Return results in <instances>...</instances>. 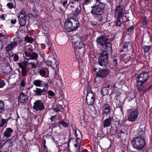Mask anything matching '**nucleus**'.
Segmentation results:
<instances>
[{
  "label": "nucleus",
  "instance_id": "nucleus-37",
  "mask_svg": "<svg viewBox=\"0 0 152 152\" xmlns=\"http://www.w3.org/2000/svg\"><path fill=\"white\" fill-rule=\"evenodd\" d=\"M122 18L117 17L116 21V25L117 26H120L122 24V22L121 20V19Z\"/></svg>",
  "mask_w": 152,
  "mask_h": 152
},
{
  "label": "nucleus",
  "instance_id": "nucleus-62",
  "mask_svg": "<svg viewBox=\"0 0 152 152\" xmlns=\"http://www.w3.org/2000/svg\"><path fill=\"white\" fill-rule=\"evenodd\" d=\"M26 51L27 52H33L32 50L30 48H28V50Z\"/></svg>",
  "mask_w": 152,
  "mask_h": 152
},
{
  "label": "nucleus",
  "instance_id": "nucleus-21",
  "mask_svg": "<svg viewBox=\"0 0 152 152\" xmlns=\"http://www.w3.org/2000/svg\"><path fill=\"white\" fill-rule=\"evenodd\" d=\"M2 70L4 73V75H7L11 71L12 68L9 64L6 66L4 65L3 66Z\"/></svg>",
  "mask_w": 152,
  "mask_h": 152
},
{
  "label": "nucleus",
  "instance_id": "nucleus-60",
  "mask_svg": "<svg viewBox=\"0 0 152 152\" xmlns=\"http://www.w3.org/2000/svg\"><path fill=\"white\" fill-rule=\"evenodd\" d=\"M0 18L1 19L4 20V15L3 14H1V16H0Z\"/></svg>",
  "mask_w": 152,
  "mask_h": 152
},
{
  "label": "nucleus",
  "instance_id": "nucleus-34",
  "mask_svg": "<svg viewBox=\"0 0 152 152\" xmlns=\"http://www.w3.org/2000/svg\"><path fill=\"white\" fill-rule=\"evenodd\" d=\"M106 50L108 52H111L112 50V44L110 42H107L105 45Z\"/></svg>",
  "mask_w": 152,
  "mask_h": 152
},
{
  "label": "nucleus",
  "instance_id": "nucleus-16",
  "mask_svg": "<svg viewBox=\"0 0 152 152\" xmlns=\"http://www.w3.org/2000/svg\"><path fill=\"white\" fill-rule=\"evenodd\" d=\"M108 37L104 36H102L99 38L97 39L96 40L101 45L103 46L104 45L108 40Z\"/></svg>",
  "mask_w": 152,
  "mask_h": 152
},
{
  "label": "nucleus",
  "instance_id": "nucleus-20",
  "mask_svg": "<svg viewBox=\"0 0 152 152\" xmlns=\"http://www.w3.org/2000/svg\"><path fill=\"white\" fill-rule=\"evenodd\" d=\"M17 46V45L15 42H12L8 44L6 47L5 49L7 52L11 51Z\"/></svg>",
  "mask_w": 152,
  "mask_h": 152
},
{
  "label": "nucleus",
  "instance_id": "nucleus-40",
  "mask_svg": "<svg viewBox=\"0 0 152 152\" xmlns=\"http://www.w3.org/2000/svg\"><path fill=\"white\" fill-rule=\"evenodd\" d=\"M59 123L61 125V126L64 127H66L68 126V124L64 122V121H61L59 122L58 123Z\"/></svg>",
  "mask_w": 152,
  "mask_h": 152
},
{
  "label": "nucleus",
  "instance_id": "nucleus-36",
  "mask_svg": "<svg viewBox=\"0 0 152 152\" xmlns=\"http://www.w3.org/2000/svg\"><path fill=\"white\" fill-rule=\"evenodd\" d=\"M4 104L3 102L2 101H0V113L4 110Z\"/></svg>",
  "mask_w": 152,
  "mask_h": 152
},
{
  "label": "nucleus",
  "instance_id": "nucleus-58",
  "mask_svg": "<svg viewBox=\"0 0 152 152\" xmlns=\"http://www.w3.org/2000/svg\"><path fill=\"white\" fill-rule=\"evenodd\" d=\"M16 22V19H12L11 21V23L12 24H15Z\"/></svg>",
  "mask_w": 152,
  "mask_h": 152
},
{
  "label": "nucleus",
  "instance_id": "nucleus-11",
  "mask_svg": "<svg viewBox=\"0 0 152 152\" xmlns=\"http://www.w3.org/2000/svg\"><path fill=\"white\" fill-rule=\"evenodd\" d=\"M149 77L148 73V72H144L139 75L136 78V80L145 83L148 80Z\"/></svg>",
  "mask_w": 152,
  "mask_h": 152
},
{
  "label": "nucleus",
  "instance_id": "nucleus-61",
  "mask_svg": "<svg viewBox=\"0 0 152 152\" xmlns=\"http://www.w3.org/2000/svg\"><path fill=\"white\" fill-rule=\"evenodd\" d=\"M55 116H52L51 117L50 119L51 120V121H54V119H55Z\"/></svg>",
  "mask_w": 152,
  "mask_h": 152
},
{
  "label": "nucleus",
  "instance_id": "nucleus-45",
  "mask_svg": "<svg viewBox=\"0 0 152 152\" xmlns=\"http://www.w3.org/2000/svg\"><path fill=\"white\" fill-rule=\"evenodd\" d=\"M30 60V58H25L24 61L23 62V63L24 65L26 66L28 64H29L28 63H30L29 62V61Z\"/></svg>",
  "mask_w": 152,
  "mask_h": 152
},
{
  "label": "nucleus",
  "instance_id": "nucleus-23",
  "mask_svg": "<svg viewBox=\"0 0 152 152\" xmlns=\"http://www.w3.org/2000/svg\"><path fill=\"white\" fill-rule=\"evenodd\" d=\"M110 107L108 104H105L103 107L102 111L105 114H108L110 113Z\"/></svg>",
  "mask_w": 152,
  "mask_h": 152
},
{
  "label": "nucleus",
  "instance_id": "nucleus-48",
  "mask_svg": "<svg viewBox=\"0 0 152 152\" xmlns=\"http://www.w3.org/2000/svg\"><path fill=\"white\" fill-rule=\"evenodd\" d=\"M7 7L10 9H11L13 7V4L11 3H9L7 4Z\"/></svg>",
  "mask_w": 152,
  "mask_h": 152
},
{
  "label": "nucleus",
  "instance_id": "nucleus-12",
  "mask_svg": "<svg viewBox=\"0 0 152 152\" xmlns=\"http://www.w3.org/2000/svg\"><path fill=\"white\" fill-rule=\"evenodd\" d=\"M33 108L37 111L41 110L44 109V106L42 102L38 100L34 103Z\"/></svg>",
  "mask_w": 152,
  "mask_h": 152
},
{
  "label": "nucleus",
  "instance_id": "nucleus-31",
  "mask_svg": "<svg viewBox=\"0 0 152 152\" xmlns=\"http://www.w3.org/2000/svg\"><path fill=\"white\" fill-rule=\"evenodd\" d=\"M22 40V39L21 38L18 36H16L14 38V41L13 42L15 43L17 45L18 44L20 45L21 43Z\"/></svg>",
  "mask_w": 152,
  "mask_h": 152
},
{
  "label": "nucleus",
  "instance_id": "nucleus-3",
  "mask_svg": "<svg viewBox=\"0 0 152 152\" xmlns=\"http://www.w3.org/2000/svg\"><path fill=\"white\" fill-rule=\"evenodd\" d=\"M83 38L82 35H77L74 37L72 39V44L76 47L77 50V51L80 53V56L81 55L80 49H82L84 47V45L82 42Z\"/></svg>",
  "mask_w": 152,
  "mask_h": 152
},
{
  "label": "nucleus",
  "instance_id": "nucleus-14",
  "mask_svg": "<svg viewBox=\"0 0 152 152\" xmlns=\"http://www.w3.org/2000/svg\"><path fill=\"white\" fill-rule=\"evenodd\" d=\"M25 56L29 58L31 60H35L38 57V55L35 52H27L26 51H25Z\"/></svg>",
  "mask_w": 152,
  "mask_h": 152
},
{
  "label": "nucleus",
  "instance_id": "nucleus-55",
  "mask_svg": "<svg viewBox=\"0 0 152 152\" xmlns=\"http://www.w3.org/2000/svg\"><path fill=\"white\" fill-rule=\"evenodd\" d=\"M48 94L51 96H53L54 95V93L51 91H49Z\"/></svg>",
  "mask_w": 152,
  "mask_h": 152
},
{
  "label": "nucleus",
  "instance_id": "nucleus-35",
  "mask_svg": "<svg viewBox=\"0 0 152 152\" xmlns=\"http://www.w3.org/2000/svg\"><path fill=\"white\" fill-rule=\"evenodd\" d=\"M42 82L41 80H36L34 81V84L36 86L40 87L42 84Z\"/></svg>",
  "mask_w": 152,
  "mask_h": 152
},
{
  "label": "nucleus",
  "instance_id": "nucleus-24",
  "mask_svg": "<svg viewBox=\"0 0 152 152\" xmlns=\"http://www.w3.org/2000/svg\"><path fill=\"white\" fill-rule=\"evenodd\" d=\"M76 136L77 138V141H76L77 143L79 145L81 143L82 139V135L80 132L79 131L78 132H75Z\"/></svg>",
  "mask_w": 152,
  "mask_h": 152
},
{
  "label": "nucleus",
  "instance_id": "nucleus-64",
  "mask_svg": "<svg viewBox=\"0 0 152 152\" xmlns=\"http://www.w3.org/2000/svg\"><path fill=\"white\" fill-rule=\"evenodd\" d=\"M82 152H88V151L86 149H84L82 151Z\"/></svg>",
  "mask_w": 152,
  "mask_h": 152
},
{
  "label": "nucleus",
  "instance_id": "nucleus-19",
  "mask_svg": "<svg viewBox=\"0 0 152 152\" xmlns=\"http://www.w3.org/2000/svg\"><path fill=\"white\" fill-rule=\"evenodd\" d=\"M113 120L112 117H109L105 119L103 122V126L104 128L110 126L111 124L112 121Z\"/></svg>",
  "mask_w": 152,
  "mask_h": 152
},
{
  "label": "nucleus",
  "instance_id": "nucleus-9",
  "mask_svg": "<svg viewBox=\"0 0 152 152\" xmlns=\"http://www.w3.org/2000/svg\"><path fill=\"white\" fill-rule=\"evenodd\" d=\"M131 113L129 115L128 120L130 121H134L136 120L138 117V110L136 109L134 110L132 109Z\"/></svg>",
  "mask_w": 152,
  "mask_h": 152
},
{
  "label": "nucleus",
  "instance_id": "nucleus-39",
  "mask_svg": "<svg viewBox=\"0 0 152 152\" xmlns=\"http://www.w3.org/2000/svg\"><path fill=\"white\" fill-rule=\"evenodd\" d=\"M81 10V7L80 6H77L75 10L74 11L75 12L76 14H79L80 12V10Z\"/></svg>",
  "mask_w": 152,
  "mask_h": 152
},
{
  "label": "nucleus",
  "instance_id": "nucleus-32",
  "mask_svg": "<svg viewBox=\"0 0 152 152\" xmlns=\"http://www.w3.org/2000/svg\"><path fill=\"white\" fill-rule=\"evenodd\" d=\"M137 133L140 136L143 137L144 135L145 134V129L144 128H140L138 129Z\"/></svg>",
  "mask_w": 152,
  "mask_h": 152
},
{
  "label": "nucleus",
  "instance_id": "nucleus-18",
  "mask_svg": "<svg viewBox=\"0 0 152 152\" xmlns=\"http://www.w3.org/2000/svg\"><path fill=\"white\" fill-rule=\"evenodd\" d=\"M123 14V8H121V6H117L115 11V15H117L119 17L122 18Z\"/></svg>",
  "mask_w": 152,
  "mask_h": 152
},
{
  "label": "nucleus",
  "instance_id": "nucleus-4",
  "mask_svg": "<svg viewBox=\"0 0 152 152\" xmlns=\"http://www.w3.org/2000/svg\"><path fill=\"white\" fill-rule=\"evenodd\" d=\"M105 5L102 2H97L95 5L91 7V13L95 15H100L104 10Z\"/></svg>",
  "mask_w": 152,
  "mask_h": 152
},
{
  "label": "nucleus",
  "instance_id": "nucleus-1",
  "mask_svg": "<svg viewBox=\"0 0 152 152\" xmlns=\"http://www.w3.org/2000/svg\"><path fill=\"white\" fill-rule=\"evenodd\" d=\"M80 26L78 19L75 17L69 19L65 23V28L68 32L75 31Z\"/></svg>",
  "mask_w": 152,
  "mask_h": 152
},
{
  "label": "nucleus",
  "instance_id": "nucleus-56",
  "mask_svg": "<svg viewBox=\"0 0 152 152\" xmlns=\"http://www.w3.org/2000/svg\"><path fill=\"white\" fill-rule=\"evenodd\" d=\"M96 148H97V149H98L97 151H98V150L99 151H100L102 150L101 148V146H100V145H97Z\"/></svg>",
  "mask_w": 152,
  "mask_h": 152
},
{
  "label": "nucleus",
  "instance_id": "nucleus-10",
  "mask_svg": "<svg viewBox=\"0 0 152 152\" xmlns=\"http://www.w3.org/2000/svg\"><path fill=\"white\" fill-rule=\"evenodd\" d=\"M46 62L47 64L49 66H51L54 68L57 67L56 61L54 59L52 54L50 55Z\"/></svg>",
  "mask_w": 152,
  "mask_h": 152
},
{
  "label": "nucleus",
  "instance_id": "nucleus-30",
  "mask_svg": "<svg viewBox=\"0 0 152 152\" xmlns=\"http://www.w3.org/2000/svg\"><path fill=\"white\" fill-rule=\"evenodd\" d=\"M53 110L56 112H62L63 110V108L62 105L57 104L56 107L53 108Z\"/></svg>",
  "mask_w": 152,
  "mask_h": 152
},
{
  "label": "nucleus",
  "instance_id": "nucleus-33",
  "mask_svg": "<svg viewBox=\"0 0 152 152\" xmlns=\"http://www.w3.org/2000/svg\"><path fill=\"white\" fill-rule=\"evenodd\" d=\"M18 20L21 26H25L26 23V20L25 18H19Z\"/></svg>",
  "mask_w": 152,
  "mask_h": 152
},
{
  "label": "nucleus",
  "instance_id": "nucleus-15",
  "mask_svg": "<svg viewBox=\"0 0 152 152\" xmlns=\"http://www.w3.org/2000/svg\"><path fill=\"white\" fill-rule=\"evenodd\" d=\"M28 99V97L26 95L22 92L20 94L18 98V101L19 103H24L27 101Z\"/></svg>",
  "mask_w": 152,
  "mask_h": 152
},
{
  "label": "nucleus",
  "instance_id": "nucleus-8",
  "mask_svg": "<svg viewBox=\"0 0 152 152\" xmlns=\"http://www.w3.org/2000/svg\"><path fill=\"white\" fill-rule=\"evenodd\" d=\"M109 70L106 69H100L96 73V76L103 78L106 77L109 74Z\"/></svg>",
  "mask_w": 152,
  "mask_h": 152
},
{
  "label": "nucleus",
  "instance_id": "nucleus-28",
  "mask_svg": "<svg viewBox=\"0 0 152 152\" xmlns=\"http://www.w3.org/2000/svg\"><path fill=\"white\" fill-rule=\"evenodd\" d=\"M111 86L109 85L107 87H104L102 89V93L104 95H105L108 94V91L110 90V87Z\"/></svg>",
  "mask_w": 152,
  "mask_h": 152
},
{
  "label": "nucleus",
  "instance_id": "nucleus-49",
  "mask_svg": "<svg viewBox=\"0 0 152 152\" xmlns=\"http://www.w3.org/2000/svg\"><path fill=\"white\" fill-rule=\"evenodd\" d=\"M1 124H0V126L2 127L6 123V120L5 119H2L1 120Z\"/></svg>",
  "mask_w": 152,
  "mask_h": 152
},
{
  "label": "nucleus",
  "instance_id": "nucleus-17",
  "mask_svg": "<svg viewBox=\"0 0 152 152\" xmlns=\"http://www.w3.org/2000/svg\"><path fill=\"white\" fill-rule=\"evenodd\" d=\"M137 81L136 86L137 89L140 91H143L145 87V83L139 80H137Z\"/></svg>",
  "mask_w": 152,
  "mask_h": 152
},
{
  "label": "nucleus",
  "instance_id": "nucleus-57",
  "mask_svg": "<svg viewBox=\"0 0 152 152\" xmlns=\"http://www.w3.org/2000/svg\"><path fill=\"white\" fill-rule=\"evenodd\" d=\"M20 85L22 87H24L25 85V83L23 80H22L20 83Z\"/></svg>",
  "mask_w": 152,
  "mask_h": 152
},
{
  "label": "nucleus",
  "instance_id": "nucleus-42",
  "mask_svg": "<svg viewBox=\"0 0 152 152\" xmlns=\"http://www.w3.org/2000/svg\"><path fill=\"white\" fill-rule=\"evenodd\" d=\"M39 72L40 75L42 77L45 76L46 74L45 71L44 70L42 69L40 70Z\"/></svg>",
  "mask_w": 152,
  "mask_h": 152
},
{
  "label": "nucleus",
  "instance_id": "nucleus-5",
  "mask_svg": "<svg viewBox=\"0 0 152 152\" xmlns=\"http://www.w3.org/2000/svg\"><path fill=\"white\" fill-rule=\"evenodd\" d=\"M108 54L106 51H103L102 52L99 58V64L103 67H105L108 64Z\"/></svg>",
  "mask_w": 152,
  "mask_h": 152
},
{
  "label": "nucleus",
  "instance_id": "nucleus-29",
  "mask_svg": "<svg viewBox=\"0 0 152 152\" xmlns=\"http://www.w3.org/2000/svg\"><path fill=\"white\" fill-rule=\"evenodd\" d=\"M26 16V14L24 10H21L18 13V16L19 18H25Z\"/></svg>",
  "mask_w": 152,
  "mask_h": 152
},
{
  "label": "nucleus",
  "instance_id": "nucleus-43",
  "mask_svg": "<svg viewBox=\"0 0 152 152\" xmlns=\"http://www.w3.org/2000/svg\"><path fill=\"white\" fill-rule=\"evenodd\" d=\"M12 56L13 57V60L14 61H16L18 60L19 58V57L18 54H14Z\"/></svg>",
  "mask_w": 152,
  "mask_h": 152
},
{
  "label": "nucleus",
  "instance_id": "nucleus-22",
  "mask_svg": "<svg viewBox=\"0 0 152 152\" xmlns=\"http://www.w3.org/2000/svg\"><path fill=\"white\" fill-rule=\"evenodd\" d=\"M120 96H115V103L116 104V107H120L121 111H122L123 110L121 104V102H120Z\"/></svg>",
  "mask_w": 152,
  "mask_h": 152
},
{
  "label": "nucleus",
  "instance_id": "nucleus-47",
  "mask_svg": "<svg viewBox=\"0 0 152 152\" xmlns=\"http://www.w3.org/2000/svg\"><path fill=\"white\" fill-rule=\"evenodd\" d=\"M113 65L115 66H116L117 65L118 63L117 60L115 59H113L112 62Z\"/></svg>",
  "mask_w": 152,
  "mask_h": 152
},
{
  "label": "nucleus",
  "instance_id": "nucleus-46",
  "mask_svg": "<svg viewBox=\"0 0 152 152\" xmlns=\"http://www.w3.org/2000/svg\"><path fill=\"white\" fill-rule=\"evenodd\" d=\"M151 49V46H145L144 48V51L145 52H147L149 50Z\"/></svg>",
  "mask_w": 152,
  "mask_h": 152
},
{
  "label": "nucleus",
  "instance_id": "nucleus-54",
  "mask_svg": "<svg viewBox=\"0 0 152 152\" xmlns=\"http://www.w3.org/2000/svg\"><path fill=\"white\" fill-rule=\"evenodd\" d=\"M91 0H85L84 4H88L91 2Z\"/></svg>",
  "mask_w": 152,
  "mask_h": 152
},
{
  "label": "nucleus",
  "instance_id": "nucleus-41",
  "mask_svg": "<svg viewBox=\"0 0 152 152\" xmlns=\"http://www.w3.org/2000/svg\"><path fill=\"white\" fill-rule=\"evenodd\" d=\"M25 40L27 42L30 43H32L33 41L31 38L29 37H25Z\"/></svg>",
  "mask_w": 152,
  "mask_h": 152
},
{
  "label": "nucleus",
  "instance_id": "nucleus-7",
  "mask_svg": "<svg viewBox=\"0 0 152 152\" xmlns=\"http://www.w3.org/2000/svg\"><path fill=\"white\" fill-rule=\"evenodd\" d=\"M42 34H43V37L46 39L45 44H41V47L43 49L45 48L46 45L47 47H48L49 48H51L52 46V44L49 41L48 37L49 35L46 31H42Z\"/></svg>",
  "mask_w": 152,
  "mask_h": 152
},
{
  "label": "nucleus",
  "instance_id": "nucleus-25",
  "mask_svg": "<svg viewBox=\"0 0 152 152\" xmlns=\"http://www.w3.org/2000/svg\"><path fill=\"white\" fill-rule=\"evenodd\" d=\"M3 145H5L6 147L5 152H7L9 151V148H11V146H12V142L11 141H7L5 142Z\"/></svg>",
  "mask_w": 152,
  "mask_h": 152
},
{
  "label": "nucleus",
  "instance_id": "nucleus-2",
  "mask_svg": "<svg viewBox=\"0 0 152 152\" xmlns=\"http://www.w3.org/2000/svg\"><path fill=\"white\" fill-rule=\"evenodd\" d=\"M132 143L134 148L140 150L142 149L145 146V141L144 137L138 136L133 139Z\"/></svg>",
  "mask_w": 152,
  "mask_h": 152
},
{
  "label": "nucleus",
  "instance_id": "nucleus-38",
  "mask_svg": "<svg viewBox=\"0 0 152 152\" xmlns=\"http://www.w3.org/2000/svg\"><path fill=\"white\" fill-rule=\"evenodd\" d=\"M22 72L23 76H25L26 75L27 69L26 67L22 68Z\"/></svg>",
  "mask_w": 152,
  "mask_h": 152
},
{
  "label": "nucleus",
  "instance_id": "nucleus-63",
  "mask_svg": "<svg viewBox=\"0 0 152 152\" xmlns=\"http://www.w3.org/2000/svg\"><path fill=\"white\" fill-rule=\"evenodd\" d=\"M35 0H29V1L31 3H33L34 2Z\"/></svg>",
  "mask_w": 152,
  "mask_h": 152
},
{
  "label": "nucleus",
  "instance_id": "nucleus-13",
  "mask_svg": "<svg viewBox=\"0 0 152 152\" xmlns=\"http://www.w3.org/2000/svg\"><path fill=\"white\" fill-rule=\"evenodd\" d=\"M48 89V87H45L42 90L40 89L36 88L34 90V92L35 95L36 96H40L43 94H45V93L46 92Z\"/></svg>",
  "mask_w": 152,
  "mask_h": 152
},
{
  "label": "nucleus",
  "instance_id": "nucleus-53",
  "mask_svg": "<svg viewBox=\"0 0 152 152\" xmlns=\"http://www.w3.org/2000/svg\"><path fill=\"white\" fill-rule=\"evenodd\" d=\"M134 28V26H131L130 28H129L127 29V31L130 32H132V31Z\"/></svg>",
  "mask_w": 152,
  "mask_h": 152
},
{
  "label": "nucleus",
  "instance_id": "nucleus-27",
  "mask_svg": "<svg viewBox=\"0 0 152 152\" xmlns=\"http://www.w3.org/2000/svg\"><path fill=\"white\" fill-rule=\"evenodd\" d=\"M132 44L129 42H125L123 45V48L125 51L129 50L132 48Z\"/></svg>",
  "mask_w": 152,
  "mask_h": 152
},
{
  "label": "nucleus",
  "instance_id": "nucleus-52",
  "mask_svg": "<svg viewBox=\"0 0 152 152\" xmlns=\"http://www.w3.org/2000/svg\"><path fill=\"white\" fill-rule=\"evenodd\" d=\"M28 63L29 64H31L32 65V68L33 69V68H35L37 67V64L38 63H37V64H35L34 63H31L30 62V63Z\"/></svg>",
  "mask_w": 152,
  "mask_h": 152
},
{
  "label": "nucleus",
  "instance_id": "nucleus-51",
  "mask_svg": "<svg viewBox=\"0 0 152 152\" xmlns=\"http://www.w3.org/2000/svg\"><path fill=\"white\" fill-rule=\"evenodd\" d=\"M4 85V81L3 80H0V88L2 87Z\"/></svg>",
  "mask_w": 152,
  "mask_h": 152
},
{
  "label": "nucleus",
  "instance_id": "nucleus-59",
  "mask_svg": "<svg viewBox=\"0 0 152 152\" xmlns=\"http://www.w3.org/2000/svg\"><path fill=\"white\" fill-rule=\"evenodd\" d=\"M147 22V20L146 19H144V20H143L142 22V23H143V25H145L146 24Z\"/></svg>",
  "mask_w": 152,
  "mask_h": 152
},
{
  "label": "nucleus",
  "instance_id": "nucleus-26",
  "mask_svg": "<svg viewBox=\"0 0 152 152\" xmlns=\"http://www.w3.org/2000/svg\"><path fill=\"white\" fill-rule=\"evenodd\" d=\"M13 132L12 129L11 128H7L4 133V136L9 137L11 136V133Z\"/></svg>",
  "mask_w": 152,
  "mask_h": 152
},
{
  "label": "nucleus",
  "instance_id": "nucleus-6",
  "mask_svg": "<svg viewBox=\"0 0 152 152\" xmlns=\"http://www.w3.org/2000/svg\"><path fill=\"white\" fill-rule=\"evenodd\" d=\"M87 91L86 98V102L89 105H92L94 103V95L91 88H88Z\"/></svg>",
  "mask_w": 152,
  "mask_h": 152
},
{
  "label": "nucleus",
  "instance_id": "nucleus-50",
  "mask_svg": "<svg viewBox=\"0 0 152 152\" xmlns=\"http://www.w3.org/2000/svg\"><path fill=\"white\" fill-rule=\"evenodd\" d=\"M68 2L69 3V2H67L65 1H61V3L62 4V6L64 7V9L66 7V4L68 3Z\"/></svg>",
  "mask_w": 152,
  "mask_h": 152
},
{
  "label": "nucleus",
  "instance_id": "nucleus-44",
  "mask_svg": "<svg viewBox=\"0 0 152 152\" xmlns=\"http://www.w3.org/2000/svg\"><path fill=\"white\" fill-rule=\"evenodd\" d=\"M2 37L4 39H8V37L7 35H4L2 33H0V39H2Z\"/></svg>",
  "mask_w": 152,
  "mask_h": 152
}]
</instances>
